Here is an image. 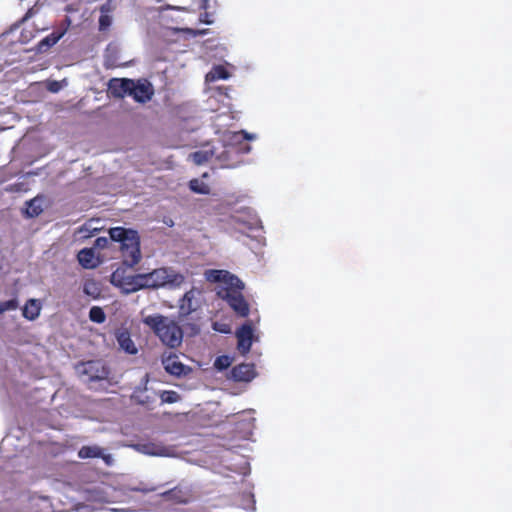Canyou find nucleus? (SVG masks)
<instances>
[{
	"instance_id": "nucleus-1",
	"label": "nucleus",
	"mask_w": 512,
	"mask_h": 512,
	"mask_svg": "<svg viewBox=\"0 0 512 512\" xmlns=\"http://www.w3.org/2000/svg\"><path fill=\"white\" fill-rule=\"evenodd\" d=\"M108 232L112 241L120 243L123 264L130 268L138 264L141 260L138 232L120 226L110 228Z\"/></svg>"
},
{
	"instance_id": "nucleus-2",
	"label": "nucleus",
	"mask_w": 512,
	"mask_h": 512,
	"mask_svg": "<svg viewBox=\"0 0 512 512\" xmlns=\"http://www.w3.org/2000/svg\"><path fill=\"white\" fill-rule=\"evenodd\" d=\"M143 322L153 330L163 344L176 348L182 343L183 330L174 320L155 314L145 317Z\"/></svg>"
},
{
	"instance_id": "nucleus-3",
	"label": "nucleus",
	"mask_w": 512,
	"mask_h": 512,
	"mask_svg": "<svg viewBox=\"0 0 512 512\" xmlns=\"http://www.w3.org/2000/svg\"><path fill=\"white\" fill-rule=\"evenodd\" d=\"M144 289H158L164 286L173 288L180 287L185 277L172 268L162 267L154 269L149 273H142Z\"/></svg>"
},
{
	"instance_id": "nucleus-4",
	"label": "nucleus",
	"mask_w": 512,
	"mask_h": 512,
	"mask_svg": "<svg viewBox=\"0 0 512 512\" xmlns=\"http://www.w3.org/2000/svg\"><path fill=\"white\" fill-rule=\"evenodd\" d=\"M111 283L124 294H131L144 289L142 273L127 274L123 268H117L111 275Z\"/></svg>"
},
{
	"instance_id": "nucleus-5",
	"label": "nucleus",
	"mask_w": 512,
	"mask_h": 512,
	"mask_svg": "<svg viewBox=\"0 0 512 512\" xmlns=\"http://www.w3.org/2000/svg\"><path fill=\"white\" fill-rule=\"evenodd\" d=\"M243 288L237 286H227L221 288L217 294L220 298L227 301L233 311L240 317H247L249 314V304L241 293Z\"/></svg>"
},
{
	"instance_id": "nucleus-6",
	"label": "nucleus",
	"mask_w": 512,
	"mask_h": 512,
	"mask_svg": "<svg viewBox=\"0 0 512 512\" xmlns=\"http://www.w3.org/2000/svg\"><path fill=\"white\" fill-rule=\"evenodd\" d=\"M130 96L138 103H146L154 96V87L147 79L133 80Z\"/></svg>"
},
{
	"instance_id": "nucleus-7",
	"label": "nucleus",
	"mask_w": 512,
	"mask_h": 512,
	"mask_svg": "<svg viewBox=\"0 0 512 512\" xmlns=\"http://www.w3.org/2000/svg\"><path fill=\"white\" fill-rule=\"evenodd\" d=\"M78 372L86 376V381L92 382L107 378L108 371L99 361H87L78 367Z\"/></svg>"
},
{
	"instance_id": "nucleus-8",
	"label": "nucleus",
	"mask_w": 512,
	"mask_h": 512,
	"mask_svg": "<svg viewBox=\"0 0 512 512\" xmlns=\"http://www.w3.org/2000/svg\"><path fill=\"white\" fill-rule=\"evenodd\" d=\"M133 79L112 78L108 82V91L114 98H124L130 96Z\"/></svg>"
},
{
	"instance_id": "nucleus-9",
	"label": "nucleus",
	"mask_w": 512,
	"mask_h": 512,
	"mask_svg": "<svg viewBox=\"0 0 512 512\" xmlns=\"http://www.w3.org/2000/svg\"><path fill=\"white\" fill-rule=\"evenodd\" d=\"M206 279L211 282H224L227 286L235 285L238 288H244L243 282L226 270H209L206 274Z\"/></svg>"
},
{
	"instance_id": "nucleus-10",
	"label": "nucleus",
	"mask_w": 512,
	"mask_h": 512,
	"mask_svg": "<svg viewBox=\"0 0 512 512\" xmlns=\"http://www.w3.org/2000/svg\"><path fill=\"white\" fill-rule=\"evenodd\" d=\"M238 340V350L242 354H246L250 351L253 340V328L251 324H243L236 332Z\"/></svg>"
},
{
	"instance_id": "nucleus-11",
	"label": "nucleus",
	"mask_w": 512,
	"mask_h": 512,
	"mask_svg": "<svg viewBox=\"0 0 512 512\" xmlns=\"http://www.w3.org/2000/svg\"><path fill=\"white\" fill-rule=\"evenodd\" d=\"M162 364L167 373L180 377L187 373V367L179 360L176 354H169L162 358Z\"/></svg>"
},
{
	"instance_id": "nucleus-12",
	"label": "nucleus",
	"mask_w": 512,
	"mask_h": 512,
	"mask_svg": "<svg viewBox=\"0 0 512 512\" xmlns=\"http://www.w3.org/2000/svg\"><path fill=\"white\" fill-rule=\"evenodd\" d=\"M195 292L193 289L187 291L180 300L178 318L184 323L188 320L189 316L196 311V307L193 306V299Z\"/></svg>"
},
{
	"instance_id": "nucleus-13",
	"label": "nucleus",
	"mask_w": 512,
	"mask_h": 512,
	"mask_svg": "<svg viewBox=\"0 0 512 512\" xmlns=\"http://www.w3.org/2000/svg\"><path fill=\"white\" fill-rule=\"evenodd\" d=\"M230 374L231 379L237 382H249L256 375L254 365L248 363H241L239 365L234 366L231 369Z\"/></svg>"
},
{
	"instance_id": "nucleus-14",
	"label": "nucleus",
	"mask_w": 512,
	"mask_h": 512,
	"mask_svg": "<svg viewBox=\"0 0 512 512\" xmlns=\"http://www.w3.org/2000/svg\"><path fill=\"white\" fill-rule=\"evenodd\" d=\"M116 335L118 344L121 349L132 355L137 353L138 350L134 342L132 341L128 330H120L116 333Z\"/></svg>"
},
{
	"instance_id": "nucleus-15",
	"label": "nucleus",
	"mask_w": 512,
	"mask_h": 512,
	"mask_svg": "<svg viewBox=\"0 0 512 512\" xmlns=\"http://www.w3.org/2000/svg\"><path fill=\"white\" fill-rule=\"evenodd\" d=\"M112 7L109 3H105L100 7V17L98 20L99 31L104 32L109 30L112 25Z\"/></svg>"
},
{
	"instance_id": "nucleus-16",
	"label": "nucleus",
	"mask_w": 512,
	"mask_h": 512,
	"mask_svg": "<svg viewBox=\"0 0 512 512\" xmlns=\"http://www.w3.org/2000/svg\"><path fill=\"white\" fill-rule=\"evenodd\" d=\"M77 259L82 267L86 269L95 268V253L92 248H84L78 252Z\"/></svg>"
},
{
	"instance_id": "nucleus-17",
	"label": "nucleus",
	"mask_w": 512,
	"mask_h": 512,
	"mask_svg": "<svg viewBox=\"0 0 512 512\" xmlns=\"http://www.w3.org/2000/svg\"><path fill=\"white\" fill-rule=\"evenodd\" d=\"M40 311V302L36 299H29L22 309V315L24 318L33 321L40 315Z\"/></svg>"
},
{
	"instance_id": "nucleus-18",
	"label": "nucleus",
	"mask_w": 512,
	"mask_h": 512,
	"mask_svg": "<svg viewBox=\"0 0 512 512\" xmlns=\"http://www.w3.org/2000/svg\"><path fill=\"white\" fill-rule=\"evenodd\" d=\"M64 33V31L52 32L51 34L47 35L37 44V51L40 53L47 52L63 37Z\"/></svg>"
},
{
	"instance_id": "nucleus-19",
	"label": "nucleus",
	"mask_w": 512,
	"mask_h": 512,
	"mask_svg": "<svg viewBox=\"0 0 512 512\" xmlns=\"http://www.w3.org/2000/svg\"><path fill=\"white\" fill-rule=\"evenodd\" d=\"M83 292L93 299H98L102 292L101 285L94 279H86L83 284Z\"/></svg>"
},
{
	"instance_id": "nucleus-20",
	"label": "nucleus",
	"mask_w": 512,
	"mask_h": 512,
	"mask_svg": "<svg viewBox=\"0 0 512 512\" xmlns=\"http://www.w3.org/2000/svg\"><path fill=\"white\" fill-rule=\"evenodd\" d=\"M166 500L173 501L175 503H187L188 498L186 494L179 488L175 487L162 494Z\"/></svg>"
},
{
	"instance_id": "nucleus-21",
	"label": "nucleus",
	"mask_w": 512,
	"mask_h": 512,
	"mask_svg": "<svg viewBox=\"0 0 512 512\" xmlns=\"http://www.w3.org/2000/svg\"><path fill=\"white\" fill-rule=\"evenodd\" d=\"M26 206V214L31 218L39 216L43 211L42 203L39 198H33L27 201Z\"/></svg>"
},
{
	"instance_id": "nucleus-22",
	"label": "nucleus",
	"mask_w": 512,
	"mask_h": 512,
	"mask_svg": "<svg viewBox=\"0 0 512 512\" xmlns=\"http://www.w3.org/2000/svg\"><path fill=\"white\" fill-rule=\"evenodd\" d=\"M78 456L82 459L99 458L102 457V449L98 446H83L79 450Z\"/></svg>"
},
{
	"instance_id": "nucleus-23",
	"label": "nucleus",
	"mask_w": 512,
	"mask_h": 512,
	"mask_svg": "<svg viewBox=\"0 0 512 512\" xmlns=\"http://www.w3.org/2000/svg\"><path fill=\"white\" fill-rule=\"evenodd\" d=\"M189 188L191 189V191L198 194L206 195L210 193V187L206 183L200 181L197 178H194L189 181Z\"/></svg>"
},
{
	"instance_id": "nucleus-24",
	"label": "nucleus",
	"mask_w": 512,
	"mask_h": 512,
	"mask_svg": "<svg viewBox=\"0 0 512 512\" xmlns=\"http://www.w3.org/2000/svg\"><path fill=\"white\" fill-rule=\"evenodd\" d=\"M210 78V80L212 81H215V80H220V79H227L229 78V72L227 71V69L221 65H218V66H215L212 71L208 74V76Z\"/></svg>"
},
{
	"instance_id": "nucleus-25",
	"label": "nucleus",
	"mask_w": 512,
	"mask_h": 512,
	"mask_svg": "<svg viewBox=\"0 0 512 512\" xmlns=\"http://www.w3.org/2000/svg\"><path fill=\"white\" fill-rule=\"evenodd\" d=\"M89 319L92 322L101 324V323L105 322L106 315L101 307L93 306L89 311Z\"/></svg>"
},
{
	"instance_id": "nucleus-26",
	"label": "nucleus",
	"mask_w": 512,
	"mask_h": 512,
	"mask_svg": "<svg viewBox=\"0 0 512 512\" xmlns=\"http://www.w3.org/2000/svg\"><path fill=\"white\" fill-rule=\"evenodd\" d=\"M160 399L162 403L172 404L178 402L181 397L179 393L174 390H164L160 393Z\"/></svg>"
},
{
	"instance_id": "nucleus-27",
	"label": "nucleus",
	"mask_w": 512,
	"mask_h": 512,
	"mask_svg": "<svg viewBox=\"0 0 512 512\" xmlns=\"http://www.w3.org/2000/svg\"><path fill=\"white\" fill-rule=\"evenodd\" d=\"M18 300L16 298L7 300V301H0V314H3L6 311L9 310H16L18 308Z\"/></svg>"
},
{
	"instance_id": "nucleus-28",
	"label": "nucleus",
	"mask_w": 512,
	"mask_h": 512,
	"mask_svg": "<svg viewBox=\"0 0 512 512\" xmlns=\"http://www.w3.org/2000/svg\"><path fill=\"white\" fill-rule=\"evenodd\" d=\"M230 366V359L228 356H219L215 360V367L219 370L226 369Z\"/></svg>"
},
{
	"instance_id": "nucleus-29",
	"label": "nucleus",
	"mask_w": 512,
	"mask_h": 512,
	"mask_svg": "<svg viewBox=\"0 0 512 512\" xmlns=\"http://www.w3.org/2000/svg\"><path fill=\"white\" fill-rule=\"evenodd\" d=\"M191 158L194 161V163H196L198 165L203 164L204 162H206L208 160L207 153L202 152V151H196V152L192 153Z\"/></svg>"
},
{
	"instance_id": "nucleus-30",
	"label": "nucleus",
	"mask_w": 512,
	"mask_h": 512,
	"mask_svg": "<svg viewBox=\"0 0 512 512\" xmlns=\"http://www.w3.org/2000/svg\"><path fill=\"white\" fill-rule=\"evenodd\" d=\"M213 329L215 331H218V332H221V333H229L230 332V327L227 325V324H223V323H219V322H214L213 325H212Z\"/></svg>"
},
{
	"instance_id": "nucleus-31",
	"label": "nucleus",
	"mask_w": 512,
	"mask_h": 512,
	"mask_svg": "<svg viewBox=\"0 0 512 512\" xmlns=\"http://www.w3.org/2000/svg\"><path fill=\"white\" fill-rule=\"evenodd\" d=\"M141 451H143L144 453H147V454H151V455L158 454V451H157L155 445L151 444V443L142 445Z\"/></svg>"
},
{
	"instance_id": "nucleus-32",
	"label": "nucleus",
	"mask_w": 512,
	"mask_h": 512,
	"mask_svg": "<svg viewBox=\"0 0 512 512\" xmlns=\"http://www.w3.org/2000/svg\"><path fill=\"white\" fill-rule=\"evenodd\" d=\"M187 330L191 335H196L200 332V327L197 324H185Z\"/></svg>"
},
{
	"instance_id": "nucleus-33",
	"label": "nucleus",
	"mask_w": 512,
	"mask_h": 512,
	"mask_svg": "<svg viewBox=\"0 0 512 512\" xmlns=\"http://www.w3.org/2000/svg\"><path fill=\"white\" fill-rule=\"evenodd\" d=\"M108 243V239L106 237H98L95 241V245L99 248L106 247Z\"/></svg>"
},
{
	"instance_id": "nucleus-34",
	"label": "nucleus",
	"mask_w": 512,
	"mask_h": 512,
	"mask_svg": "<svg viewBox=\"0 0 512 512\" xmlns=\"http://www.w3.org/2000/svg\"><path fill=\"white\" fill-rule=\"evenodd\" d=\"M59 90V85L57 82H53L49 86V91L51 92H57Z\"/></svg>"
},
{
	"instance_id": "nucleus-35",
	"label": "nucleus",
	"mask_w": 512,
	"mask_h": 512,
	"mask_svg": "<svg viewBox=\"0 0 512 512\" xmlns=\"http://www.w3.org/2000/svg\"><path fill=\"white\" fill-rule=\"evenodd\" d=\"M32 16V9H29L26 14L24 15V17L22 18V22H25L27 21L30 17Z\"/></svg>"
},
{
	"instance_id": "nucleus-36",
	"label": "nucleus",
	"mask_w": 512,
	"mask_h": 512,
	"mask_svg": "<svg viewBox=\"0 0 512 512\" xmlns=\"http://www.w3.org/2000/svg\"><path fill=\"white\" fill-rule=\"evenodd\" d=\"M208 17V13H205L204 15H201V21L205 24H211L212 22L210 20L207 19Z\"/></svg>"
},
{
	"instance_id": "nucleus-37",
	"label": "nucleus",
	"mask_w": 512,
	"mask_h": 512,
	"mask_svg": "<svg viewBox=\"0 0 512 512\" xmlns=\"http://www.w3.org/2000/svg\"><path fill=\"white\" fill-rule=\"evenodd\" d=\"M208 1H209V0H202L201 5H200V8H201V9H206V8H207V5H208Z\"/></svg>"
},
{
	"instance_id": "nucleus-38",
	"label": "nucleus",
	"mask_w": 512,
	"mask_h": 512,
	"mask_svg": "<svg viewBox=\"0 0 512 512\" xmlns=\"http://www.w3.org/2000/svg\"><path fill=\"white\" fill-rule=\"evenodd\" d=\"M82 231H88V229L85 226H83L80 228V232H82Z\"/></svg>"
},
{
	"instance_id": "nucleus-39",
	"label": "nucleus",
	"mask_w": 512,
	"mask_h": 512,
	"mask_svg": "<svg viewBox=\"0 0 512 512\" xmlns=\"http://www.w3.org/2000/svg\"><path fill=\"white\" fill-rule=\"evenodd\" d=\"M244 137H245L246 139H251V138H252V137H251V136H249L247 133H245V134H244Z\"/></svg>"
}]
</instances>
